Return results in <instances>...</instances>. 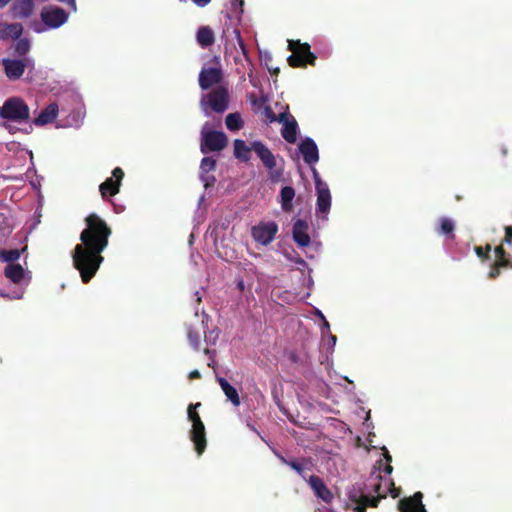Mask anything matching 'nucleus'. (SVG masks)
Segmentation results:
<instances>
[{"label": "nucleus", "instance_id": "f257e3e1", "mask_svg": "<svg viewBox=\"0 0 512 512\" xmlns=\"http://www.w3.org/2000/svg\"><path fill=\"white\" fill-rule=\"evenodd\" d=\"M85 223L86 228L80 234L81 243L75 246L72 260L74 268L80 273L82 282L87 284L96 275L104 261L102 252L108 246L112 230L95 213L88 215Z\"/></svg>", "mask_w": 512, "mask_h": 512}, {"label": "nucleus", "instance_id": "f03ea898", "mask_svg": "<svg viewBox=\"0 0 512 512\" xmlns=\"http://www.w3.org/2000/svg\"><path fill=\"white\" fill-rule=\"evenodd\" d=\"M386 489H382V483L378 482L373 485V490L377 496H371L364 492L361 487H352L348 492V505L353 512H366L368 507H377L382 498H386L389 492L393 498H397L400 494V489L396 488L391 480L386 481Z\"/></svg>", "mask_w": 512, "mask_h": 512}, {"label": "nucleus", "instance_id": "7ed1b4c3", "mask_svg": "<svg viewBox=\"0 0 512 512\" xmlns=\"http://www.w3.org/2000/svg\"><path fill=\"white\" fill-rule=\"evenodd\" d=\"M0 118L22 123L30 119V109L20 97H10L0 107Z\"/></svg>", "mask_w": 512, "mask_h": 512}, {"label": "nucleus", "instance_id": "20e7f679", "mask_svg": "<svg viewBox=\"0 0 512 512\" xmlns=\"http://www.w3.org/2000/svg\"><path fill=\"white\" fill-rule=\"evenodd\" d=\"M229 102L230 94L228 88L220 85L202 97L201 106L206 114H208V108L213 112L221 114L228 109Z\"/></svg>", "mask_w": 512, "mask_h": 512}, {"label": "nucleus", "instance_id": "39448f33", "mask_svg": "<svg viewBox=\"0 0 512 512\" xmlns=\"http://www.w3.org/2000/svg\"><path fill=\"white\" fill-rule=\"evenodd\" d=\"M288 49L292 52L287 59L289 66L304 68L307 64L315 65L316 56L311 52L308 43H301L300 40H290Z\"/></svg>", "mask_w": 512, "mask_h": 512}, {"label": "nucleus", "instance_id": "423d86ee", "mask_svg": "<svg viewBox=\"0 0 512 512\" xmlns=\"http://www.w3.org/2000/svg\"><path fill=\"white\" fill-rule=\"evenodd\" d=\"M2 65L6 77L11 81H16L22 77L25 69L33 70L35 62L29 57H24L22 59L4 58L2 60Z\"/></svg>", "mask_w": 512, "mask_h": 512}, {"label": "nucleus", "instance_id": "0eeeda50", "mask_svg": "<svg viewBox=\"0 0 512 512\" xmlns=\"http://www.w3.org/2000/svg\"><path fill=\"white\" fill-rule=\"evenodd\" d=\"M227 145V136L221 131H208L202 133L201 152L207 154L223 150Z\"/></svg>", "mask_w": 512, "mask_h": 512}, {"label": "nucleus", "instance_id": "6e6552de", "mask_svg": "<svg viewBox=\"0 0 512 512\" xmlns=\"http://www.w3.org/2000/svg\"><path fill=\"white\" fill-rule=\"evenodd\" d=\"M278 232V225L273 221L260 222L251 229V235L255 242L261 245H268L274 239Z\"/></svg>", "mask_w": 512, "mask_h": 512}, {"label": "nucleus", "instance_id": "1a4fd4ad", "mask_svg": "<svg viewBox=\"0 0 512 512\" xmlns=\"http://www.w3.org/2000/svg\"><path fill=\"white\" fill-rule=\"evenodd\" d=\"M41 20L50 29L62 26L68 20V13L57 6H46L41 11Z\"/></svg>", "mask_w": 512, "mask_h": 512}, {"label": "nucleus", "instance_id": "9d476101", "mask_svg": "<svg viewBox=\"0 0 512 512\" xmlns=\"http://www.w3.org/2000/svg\"><path fill=\"white\" fill-rule=\"evenodd\" d=\"M124 178V172L120 167H116L112 171V177L107 178L99 186L101 197L106 200L109 197L115 196L120 191L121 182Z\"/></svg>", "mask_w": 512, "mask_h": 512}, {"label": "nucleus", "instance_id": "9b49d317", "mask_svg": "<svg viewBox=\"0 0 512 512\" xmlns=\"http://www.w3.org/2000/svg\"><path fill=\"white\" fill-rule=\"evenodd\" d=\"M223 79V72L220 68H203L199 74V86L202 90H208L213 85L219 84Z\"/></svg>", "mask_w": 512, "mask_h": 512}, {"label": "nucleus", "instance_id": "f8f14e48", "mask_svg": "<svg viewBox=\"0 0 512 512\" xmlns=\"http://www.w3.org/2000/svg\"><path fill=\"white\" fill-rule=\"evenodd\" d=\"M422 499L423 494L418 491L410 497L400 499L398 501V509L400 512H427Z\"/></svg>", "mask_w": 512, "mask_h": 512}, {"label": "nucleus", "instance_id": "ddd939ff", "mask_svg": "<svg viewBox=\"0 0 512 512\" xmlns=\"http://www.w3.org/2000/svg\"><path fill=\"white\" fill-rule=\"evenodd\" d=\"M309 225L306 220L297 219L292 228V236L294 242L299 247H307L309 246L311 239L308 234Z\"/></svg>", "mask_w": 512, "mask_h": 512}, {"label": "nucleus", "instance_id": "4468645a", "mask_svg": "<svg viewBox=\"0 0 512 512\" xmlns=\"http://www.w3.org/2000/svg\"><path fill=\"white\" fill-rule=\"evenodd\" d=\"M299 151L303 156L305 163L314 165L319 160V151L315 141L312 138L306 137L299 144Z\"/></svg>", "mask_w": 512, "mask_h": 512}, {"label": "nucleus", "instance_id": "2eb2a0df", "mask_svg": "<svg viewBox=\"0 0 512 512\" xmlns=\"http://www.w3.org/2000/svg\"><path fill=\"white\" fill-rule=\"evenodd\" d=\"M252 149L267 169L272 170L276 167V158L264 143L253 141Z\"/></svg>", "mask_w": 512, "mask_h": 512}, {"label": "nucleus", "instance_id": "dca6fc26", "mask_svg": "<svg viewBox=\"0 0 512 512\" xmlns=\"http://www.w3.org/2000/svg\"><path fill=\"white\" fill-rule=\"evenodd\" d=\"M308 483L315 495L325 503H330L333 499L331 491L327 488L323 480L316 475H312L308 479Z\"/></svg>", "mask_w": 512, "mask_h": 512}, {"label": "nucleus", "instance_id": "f3484780", "mask_svg": "<svg viewBox=\"0 0 512 512\" xmlns=\"http://www.w3.org/2000/svg\"><path fill=\"white\" fill-rule=\"evenodd\" d=\"M316 194V211L321 214H327L330 211L331 207V194L329 187H318V189H316Z\"/></svg>", "mask_w": 512, "mask_h": 512}, {"label": "nucleus", "instance_id": "a211bd4d", "mask_svg": "<svg viewBox=\"0 0 512 512\" xmlns=\"http://www.w3.org/2000/svg\"><path fill=\"white\" fill-rule=\"evenodd\" d=\"M58 111V105L56 103H50L40 112L38 117L33 120V123L36 126H44L52 123L56 119Z\"/></svg>", "mask_w": 512, "mask_h": 512}, {"label": "nucleus", "instance_id": "6ab92c4d", "mask_svg": "<svg viewBox=\"0 0 512 512\" xmlns=\"http://www.w3.org/2000/svg\"><path fill=\"white\" fill-rule=\"evenodd\" d=\"M216 381L220 385L222 391L224 392L227 400H229L233 406L238 407L241 404V399L237 389L232 386L225 378L221 376H216Z\"/></svg>", "mask_w": 512, "mask_h": 512}, {"label": "nucleus", "instance_id": "aec40b11", "mask_svg": "<svg viewBox=\"0 0 512 512\" xmlns=\"http://www.w3.org/2000/svg\"><path fill=\"white\" fill-rule=\"evenodd\" d=\"M33 9V0H16L11 7V12L15 18H28Z\"/></svg>", "mask_w": 512, "mask_h": 512}, {"label": "nucleus", "instance_id": "412c9836", "mask_svg": "<svg viewBox=\"0 0 512 512\" xmlns=\"http://www.w3.org/2000/svg\"><path fill=\"white\" fill-rule=\"evenodd\" d=\"M196 41L202 48L210 47L215 42V35L209 26H201L196 33Z\"/></svg>", "mask_w": 512, "mask_h": 512}, {"label": "nucleus", "instance_id": "4be33fe9", "mask_svg": "<svg viewBox=\"0 0 512 512\" xmlns=\"http://www.w3.org/2000/svg\"><path fill=\"white\" fill-rule=\"evenodd\" d=\"M4 275L13 283L19 284L24 278L25 271L20 264H7Z\"/></svg>", "mask_w": 512, "mask_h": 512}, {"label": "nucleus", "instance_id": "5701e85b", "mask_svg": "<svg viewBox=\"0 0 512 512\" xmlns=\"http://www.w3.org/2000/svg\"><path fill=\"white\" fill-rule=\"evenodd\" d=\"M297 130L298 124L294 117L283 124V128L281 129V135L288 143H295L297 139Z\"/></svg>", "mask_w": 512, "mask_h": 512}, {"label": "nucleus", "instance_id": "b1692460", "mask_svg": "<svg viewBox=\"0 0 512 512\" xmlns=\"http://www.w3.org/2000/svg\"><path fill=\"white\" fill-rule=\"evenodd\" d=\"M190 439L194 443V447L197 454L202 455L207 445L205 430H191Z\"/></svg>", "mask_w": 512, "mask_h": 512}, {"label": "nucleus", "instance_id": "393cba45", "mask_svg": "<svg viewBox=\"0 0 512 512\" xmlns=\"http://www.w3.org/2000/svg\"><path fill=\"white\" fill-rule=\"evenodd\" d=\"M23 32V26L20 23L3 24L0 26V38L11 37L18 39Z\"/></svg>", "mask_w": 512, "mask_h": 512}, {"label": "nucleus", "instance_id": "a878e982", "mask_svg": "<svg viewBox=\"0 0 512 512\" xmlns=\"http://www.w3.org/2000/svg\"><path fill=\"white\" fill-rule=\"evenodd\" d=\"M253 151L252 145L248 147L245 141L236 139L234 141V155L237 159L242 162H248L250 160V152Z\"/></svg>", "mask_w": 512, "mask_h": 512}, {"label": "nucleus", "instance_id": "bb28decb", "mask_svg": "<svg viewBox=\"0 0 512 512\" xmlns=\"http://www.w3.org/2000/svg\"><path fill=\"white\" fill-rule=\"evenodd\" d=\"M281 207L284 211L290 212L293 208L292 201L295 197V190L291 186H285L280 191Z\"/></svg>", "mask_w": 512, "mask_h": 512}, {"label": "nucleus", "instance_id": "cd10ccee", "mask_svg": "<svg viewBox=\"0 0 512 512\" xmlns=\"http://www.w3.org/2000/svg\"><path fill=\"white\" fill-rule=\"evenodd\" d=\"M186 334L191 347L194 350H199L201 343V332L200 329L193 325L186 326Z\"/></svg>", "mask_w": 512, "mask_h": 512}, {"label": "nucleus", "instance_id": "c85d7f7f", "mask_svg": "<svg viewBox=\"0 0 512 512\" xmlns=\"http://www.w3.org/2000/svg\"><path fill=\"white\" fill-rule=\"evenodd\" d=\"M225 124L228 130L238 131L243 128L244 121L238 112L230 113L225 118Z\"/></svg>", "mask_w": 512, "mask_h": 512}, {"label": "nucleus", "instance_id": "c756f323", "mask_svg": "<svg viewBox=\"0 0 512 512\" xmlns=\"http://www.w3.org/2000/svg\"><path fill=\"white\" fill-rule=\"evenodd\" d=\"M278 458L279 460L289 466L291 469H293L294 471H296L298 473V475H300L302 478H306V475H305V466H304V462L305 460L304 459H300V460H288L286 459L284 456L282 455H278Z\"/></svg>", "mask_w": 512, "mask_h": 512}, {"label": "nucleus", "instance_id": "7c9ffc66", "mask_svg": "<svg viewBox=\"0 0 512 512\" xmlns=\"http://www.w3.org/2000/svg\"><path fill=\"white\" fill-rule=\"evenodd\" d=\"M21 250L10 249L0 250V260L8 264H15L14 262L20 258Z\"/></svg>", "mask_w": 512, "mask_h": 512}, {"label": "nucleus", "instance_id": "2f4dec72", "mask_svg": "<svg viewBox=\"0 0 512 512\" xmlns=\"http://www.w3.org/2000/svg\"><path fill=\"white\" fill-rule=\"evenodd\" d=\"M14 50L18 56H25L30 50V41L27 38L19 37L15 44Z\"/></svg>", "mask_w": 512, "mask_h": 512}, {"label": "nucleus", "instance_id": "473e14b6", "mask_svg": "<svg viewBox=\"0 0 512 512\" xmlns=\"http://www.w3.org/2000/svg\"><path fill=\"white\" fill-rule=\"evenodd\" d=\"M455 225L454 222L449 218H441L440 219V230L439 233L444 235H451V238H454L453 231Z\"/></svg>", "mask_w": 512, "mask_h": 512}, {"label": "nucleus", "instance_id": "72a5a7b5", "mask_svg": "<svg viewBox=\"0 0 512 512\" xmlns=\"http://www.w3.org/2000/svg\"><path fill=\"white\" fill-rule=\"evenodd\" d=\"M492 250V246L490 244H486L484 247L475 246L474 251L476 255L482 260L486 261L490 259V252Z\"/></svg>", "mask_w": 512, "mask_h": 512}, {"label": "nucleus", "instance_id": "f704fd0d", "mask_svg": "<svg viewBox=\"0 0 512 512\" xmlns=\"http://www.w3.org/2000/svg\"><path fill=\"white\" fill-rule=\"evenodd\" d=\"M216 167V160L212 157H204L201 160L200 168L203 172L208 173L213 171Z\"/></svg>", "mask_w": 512, "mask_h": 512}, {"label": "nucleus", "instance_id": "c9c22d12", "mask_svg": "<svg viewBox=\"0 0 512 512\" xmlns=\"http://www.w3.org/2000/svg\"><path fill=\"white\" fill-rule=\"evenodd\" d=\"M201 406V403H196V404H193L191 403L189 406H188V410H187V414H188V419L193 423L194 421H198L200 420V416L198 414V412L196 411V409L198 407Z\"/></svg>", "mask_w": 512, "mask_h": 512}, {"label": "nucleus", "instance_id": "e433bc0d", "mask_svg": "<svg viewBox=\"0 0 512 512\" xmlns=\"http://www.w3.org/2000/svg\"><path fill=\"white\" fill-rule=\"evenodd\" d=\"M493 264L496 265L500 269H507V268L512 269V259L510 257L496 259Z\"/></svg>", "mask_w": 512, "mask_h": 512}, {"label": "nucleus", "instance_id": "4c0bfd02", "mask_svg": "<svg viewBox=\"0 0 512 512\" xmlns=\"http://www.w3.org/2000/svg\"><path fill=\"white\" fill-rule=\"evenodd\" d=\"M263 115L266 119V122L273 123L276 122V114L272 110V108L269 105L264 106L263 109Z\"/></svg>", "mask_w": 512, "mask_h": 512}, {"label": "nucleus", "instance_id": "58836bf2", "mask_svg": "<svg viewBox=\"0 0 512 512\" xmlns=\"http://www.w3.org/2000/svg\"><path fill=\"white\" fill-rule=\"evenodd\" d=\"M494 254L496 259L510 257V254L504 249L503 243L494 248Z\"/></svg>", "mask_w": 512, "mask_h": 512}, {"label": "nucleus", "instance_id": "ea45409f", "mask_svg": "<svg viewBox=\"0 0 512 512\" xmlns=\"http://www.w3.org/2000/svg\"><path fill=\"white\" fill-rule=\"evenodd\" d=\"M204 353L208 356L209 358V362H208V366L215 369L216 367V360H215V356H216V351L215 350H210L208 348H206L204 350Z\"/></svg>", "mask_w": 512, "mask_h": 512}, {"label": "nucleus", "instance_id": "a19ab883", "mask_svg": "<svg viewBox=\"0 0 512 512\" xmlns=\"http://www.w3.org/2000/svg\"><path fill=\"white\" fill-rule=\"evenodd\" d=\"M234 34H235V37H236V39H237L238 45H239V47H240V48H241V50H242V53H243L244 55H246V54H247L246 45H245V43H244V40H243V38H242V36H241L240 31H239L238 29H235V30H234Z\"/></svg>", "mask_w": 512, "mask_h": 512}, {"label": "nucleus", "instance_id": "79ce46f5", "mask_svg": "<svg viewBox=\"0 0 512 512\" xmlns=\"http://www.w3.org/2000/svg\"><path fill=\"white\" fill-rule=\"evenodd\" d=\"M384 457L387 461V465L384 468V472H385V474L390 475L393 471V467L390 464L392 461V457L386 449H385Z\"/></svg>", "mask_w": 512, "mask_h": 512}, {"label": "nucleus", "instance_id": "37998d69", "mask_svg": "<svg viewBox=\"0 0 512 512\" xmlns=\"http://www.w3.org/2000/svg\"><path fill=\"white\" fill-rule=\"evenodd\" d=\"M312 172H313V178H314V182H315V188L318 189V187H325V186H328L327 183L323 182L319 176V173L317 172L316 169L312 168Z\"/></svg>", "mask_w": 512, "mask_h": 512}, {"label": "nucleus", "instance_id": "c03bdc74", "mask_svg": "<svg viewBox=\"0 0 512 512\" xmlns=\"http://www.w3.org/2000/svg\"><path fill=\"white\" fill-rule=\"evenodd\" d=\"M312 172H313V178H314V182H315V188L318 189V187H325V186H328L327 183L323 182L319 176V173L317 172L316 169L312 168Z\"/></svg>", "mask_w": 512, "mask_h": 512}, {"label": "nucleus", "instance_id": "a18cd8bd", "mask_svg": "<svg viewBox=\"0 0 512 512\" xmlns=\"http://www.w3.org/2000/svg\"><path fill=\"white\" fill-rule=\"evenodd\" d=\"M501 274V269L498 268L496 265L492 264L490 271L488 272V278L491 280H494L498 278Z\"/></svg>", "mask_w": 512, "mask_h": 512}, {"label": "nucleus", "instance_id": "49530a36", "mask_svg": "<svg viewBox=\"0 0 512 512\" xmlns=\"http://www.w3.org/2000/svg\"><path fill=\"white\" fill-rule=\"evenodd\" d=\"M504 230H505V236H504L502 243L510 245V244H512V226H506Z\"/></svg>", "mask_w": 512, "mask_h": 512}, {"label": "nucleus", "instance_id": "de8ad7c7", "mask_svg": "<svg viewBox=\"0 0 512 512\" xmlns=\"http://www.w3.org/2000/svg\"><path fill=\"white\" fill-rule=\"evenodd\" d=\"M291 117H293V116L290 115L289 113L283 112V113H280L279 115H276V122L285 124L286 122H288L291 119Z\"/></svg>", "mask_w": 512, "mask_h": 512}, {"label": "nucleus", "instance_id": "09e8293b", "mask_svg": "<svg viewBox=\"0 0 512 512\" xmlns=\"http://www.w3.org/2000/svg\"><path fill=\"white\" fill-rule=\"evenodd\" d=\"M191 430H205V426H204V423L202 422V420H198V421H194L192 423V429Z\"/></svg>", "mask_w": 512, "mask_h": 512}, {"label": "nucleus", "instance_id": "8fccbe9b", "mask_svg": "<svg viewBox=\"0 0 512 512\" xmlns=\"http://www.w3.org/2000/svg\"><path fill=\"white\" fill-rule=\"evenodd\" d=\"M250 102H251L252 105L261 106L265 102V99H262L261 101H258L256 96L254 94H252L250 96Z\"/></svg>", "mask_w": 512, "mask_h": 512}, {"label": "nucleus", "instance_id": "3c124183", "mask_svg": "<svg viewBox=\"0 0 512 512\" xmlns=\"http://www.w3.org/2000/svg\"><path fill=\"white\" fill-rule=\"evenodd\" d=\"M188 378L190 380H193V379H200L201 378V373L198 371V370H192L189 375H188Z\"/></svg>", "mask_w": 512, "mask_h": 512}, {"label": "nucleus", "instance_id": "603ef678", "mask_svg": "<svg viewBox=\"0 0 512 512\" xmlns=\"http://www.w3.org/2000/svg\"><path fill=\"white\" fill-rule=\"evenodd\" d=\"M192 1L198 7H205L211 2V0H192Z\"/></svg>", "mask_w": 512, "mask_h": 512}, {"label": "nucleus", "instance_id": "864d4df0", "mask_svg": "<svg viewBox=\"0 0 512 512\" xmlns=\"http://www.w3.org/2000/svg\"><path fill=\"white\" fill-rule=\"evenodd\" d=\"M288 358L291 362L297 363L299 357L295 352H290Z\"/></svg>", "mask_w": 512, "mask_h": 512}, {"label": "nucleus", "instance_id": "5fc2aeb1", "mask_svg": "<svg viewBox=\"0 0 512 512\" xmlns=\"http://www.w3.org/2000/svg\"><path fill=\"white\" fill-rule=\"evenodd\" d=\"M237 288H238L241 292H243V291H244V289H245V284H244L243 279H240V280L237 282Z\"/></svg>", "mask_w": 512, "mask_h": 512}, {"label": "nucleus", "instance_id": "6e6d98bb", "mask_svg": "<svg viewBox=\"0 0 512 512\" xmlns=\"http://www.w3.org/2000/svg\"><path fill=\"white\" fill-rule=\"evenodd\" d=\"M5 128L9 130L10 133L15 132V127L10 124H4Z\"/></svg>", "mask_w": 512, "mask_h": 512}, {"label": "nucleus", "instance_id": "4d7b16f0", "mask_svg": "<svg viewBox=\"0 0 512 512\" xmlns=\"http://www.w3.org/2000/svg\"><path fill=\"white\" fill-rule=\"evenodd\" d=\"M272 75L277 76L280 73V68L276 67L273 70L270 69Z\"/></svg>", "mask_w": 512, "mask_h": 512}, {"label": "nucleus", "instance_id": "13d9d810", "mask_svg": "<svg viewBox=\"0 0 512 512\" xmlns=\"http://www.w3.org/2000/svg\"><path fill=\"white\" fill-rule=\"evenodd\" d=\"M9 3V0H0V8L5 7Z\"/></svg>", "mask_w": 512, "mask_h": 512}, {"label": "nucleus", "instance_id": "bf43d9fd", "mask_svg": "<svg viewBox=\"0 0 512 512\" xmlns=\"http://www.w3.org/2000/svg\"><path fill=\"white\" fill-rule=\"evenodd\" d=\"M502 152H503V155H506V154H507L506 149H503V151H502Z\"/></svg>", "mask_w": 512, "mask_h": 512}]
</instances>
